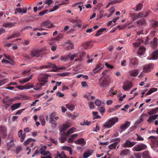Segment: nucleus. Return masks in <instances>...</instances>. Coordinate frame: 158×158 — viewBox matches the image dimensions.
I'll use <instances>...</instances> for the list:
<instances>
[{
    "instance_id": "f257e3e1",
    "label": "nucleus",
    "mask_w": 158,
    "mask_h": 158,
    "mask_svg": "<svg viewBox=\"0 0 158 158\" xmlns=\"http://www.w3.org/2000/svg\"><path fill=\"white\" fill-rule=\"evenodd\" d=\"M118 120L117 117L113 118L110 119L107 122H106L103 125L104 127L106 128H110L115 124Z\"/></svg>"
},
{
    "instance_id": "f03ea898",
    "label": "nucleus",
    "mask_w": 158,
    "mask_h": 158,
    "mask_svg": "<svg viewBox=\"0 0 158 158\" xmlns=\"http://www.w3.org/2000/svg\"><path fill=\"white\" fill-rule=\"evenodd\" d=\"M7 135V129L6 127L3 125H0V144L1 142V137L5 138Z\"/></svg>"
},
{
    "instance_id": "7ed1b4c3",
    "label": "nucleus",
    "mask_w": 158,
    "mask_h": 158,
    "mask_svg": "<svg viewBox=\"0 0 158 158\" xmlns=\"http://www.w3.org/2000/svg\"><path fill=\"white\" fill-rule=\"evenodd\" d=\"M100 85L101 87H105L110 83V79L108 77H105L99 80Z\"/></svg>"
},
{
    "instance_id": "20e7f679",
    "label": "nucleus",
    "mask_w": 158,
    "mask_h": 158,
    "mask_svg": "<svg viewBox=\"0 0 158 158\" xmlns=\"http://www.w3.org/2000/svg\"><path fill=\"white\" fill-rule=\"evenodd\" d=\"M147 146L143 143L136 144L132 148V150L135 151H140L142 150L146 149Z\"/></svg>"
},
{
    "instance_id": "39448f33",
    "label": "nucleus",
    "mask_w": 158,
    "mask_h": 158,
    "mask_svg": "<svg viewBox=\"0 0 158 158\" xmlns=\"http://www.w3.org/2000/svg\"><path fill=\"white\" fill-rule=\"evenodd\" d=\"M41 52V49L35 48L31 51L30 54L32 57H38L40 55V52Z\"/></svg>"
},
{
    "instance_id": "423d86ee",
    "label": "nucleus",
    "mask_w": 158,
    "mask_h": 158,
    "mask_svg": "<svg viewBox=\"0 0 158 158\" xmlns=\"http://www.w3.org/2000/svg\"><path fill=\"white\" fill-rule=\"evenodd\" d=\"M154 67V65L152 63H150L145 65L143 67V72L148 73L150 72V69H152Z\"/></svg>"
},
{
    "instance_id": "0eeeda50",
    "label": "nucleus",
    "mask_w": 158,
    "mask_h": 158,
    "mask_svg": "<svg viewBox=\"0 0 158 158\" xmlns=\"http://www.w3.org/2000/svg\"><path fill=\"white\" fill-rule=\"evenodd\" d=\"M132 86V84L131 81H127L124 83L123 88L125 90L128 91L131 89Z\"/></svg>"
},
{
    "instance_id": "6e6552de",
    "label": "nucleus",
    "mask_w": 158,
    "mask_h": 158,
    "mask_svg": "<svg viewBox=\"0 0 158 158\" xmlns=\"http://www.w3.org/2000/svg\"><path fill=\"white\" fill-rule=\"evenodd\" d=\"M53 24L49 20L42 23L41 25V27H45L48 28H51L53 27Z\"/></svg>"
},
{
    "instance_id": "1a4fd4ad",
    "label": "nucleus",
    "mask_w": 158,
    "mask_h": 158,
    "mask_svg": "<svg viewBox=\"0 0 158 158\" xmlns=\"http://www.w3.org/2000/svg\"><path fill=\"white\" fill-rule=\"evenodd\" d=\"M103 66L100 63L98 64L93 69V71L94 72V74H96L98 73L103 68Z\"/></svg>"
},
{
    "instance_id": "9d476101",
    "label": "nucleus",
    "mask_w": 158,
    "mask_h": 158,
    "mask_svg": "<svg viewBox=\"0 0 158 158\" xmlns=\"http://www.w3.org/2000/svg\"><path fill=\"white\" fill-rule=\"evenodd\" d=\"M136 144L135 142H131L128 140H126L125 143L124 144V148L131 147Z\"/></svg>"
},
{
    "instance_id": "9b49d317",
    "label": "nucleus",
    "mask_w": 158,
    "mask_h": 158,
    "mask_svg": "<svg viewBox=\"0 0 158 158\" xmlns=\"http://www.w3.org/2000/svg\"><path fill=\"white\" fill-rule=\"evenodd\" d=\"M82 45L84 48L85 49L90 48L93 46L92 41H91L83 43Z\"/></svg>"
},
{
    "instance_id": "f8f14e48",
    "label": "nucleus",
    "mask_w": 158,
    "mask_h": 158,
    "mask_svg": "<svg viewBox=\"0 0 158 158\" xmlns=\"http://www.w3.org/2000/svg\"><path fill=\"white\" fill-rule=\"evenodd\" d=\"M131 151L128 149H125L123 150L121 153H120V155L121 156H129L131 154Z\"/></svg>"
},
{
    "instance_id": "ddd939ff",
    "label": "nucleus",
    "mask_w": 158,
    "mask_h": 158,
    "mask_svg": "<svg viewBox=\"0 0 158 158\" xmlns=\"http://www.w3.org/2000/svg\"><path fill=\"white\" fill-rule=\"evenodd\" d=\"M48 81L45 80L44 82H42L40 83H38L36 84V88H34V89L36 90L39 91L42 86H44Z\"/></svg>"
},
{
    "instance_id": "4468645a",
    "label": "nucleus",
    "mask_w": 158,
    "mask_h": 158,
    "mask_svg": "<svg viewBox=\"0 0 158 158\" xmlns=\"http://www.w3.org/2000/svg\"><path fill=\"white\" fill-rule=\"evenodd\" d=\"M50 119L49 122L52 124V126L53 127H56L57 123L56 121L54 120L53 116L52 114L50 115Z\"/></svg>"
},
{
    "instance_id": "2eb2a0df",
    "label": "nucleus",
    "mask_w": 158,
    "mask_h": 158,
    "mask_svg": "<svg viewBox=\"0 0 158 158\" xmlns=\"http://www.w3.org/2000/svg\"><path fill=\"white\" fill-rule=\"evenodd\" d=\"M130 124V122L126 121L124 124L121 126L120 128L123 130H124L129 127Z\"/></svg>"
},
{
    "instance_id": "dca6fc26",
    "label": "nucleus",
    "mask_w": 158,
    "mask_h": 158,
    "mask_svg": "<svg viewBox=\"0 0 158 158\" xmlns=\"http://www.w3.org/2000/svg\"><path fill=\"white\" fill-rule=\"evenodd\" d=\"M145 50L146 49L143 46H141L139 48L137 52L138 54L140 55H142L144 53Z\"/></svg>"
},
{
    "instance_id": "f3484780",
    "label": "nucleus",
    "mask_w": 158,
    "mask_h": 158,
    "mask_svg": "<svg viewBox=\"0 0 158 158\" xmlns=\"http://www.w3.org/2000/svg\"><path fill=\"white\" fill-rule=\"evenodd\" d=\"M136 23L139 26H144L146 24V20L144 19H141L136 21Z\"/></svg>"
},
{
    "instance_id": "a211bd4d",
    "label": "nucleus",
    "mask_w": 158,
    "mask_h": 158,
    "mask_svg": "<svg viewBox=\"0 0 158 158\" xmlns=\"http://www.w3.org/2000/svg\"><path fill=\"white\" fill-rule=\"evenodd\" d=\"M92 154V152L89 150H88L85 152L83 155V158H87Z\"/></svg>"
},
{
    "instance_id": "6ab92c4d",
    "label": "nucleus",
    "mask_w": 158,
    "mask_h": 158,
    "mask_svg": "<svg viewBox=\"0 0 158 158\" xmlns=\"http://www.w3.org/2000/svg\"><path fill=\"white\" fill-rule=\"evenodd\" d=\"M21 104V103H18L12 105L11 106V109L12 110H14L19 107Z\"/></svg>"
},
{
    "instance_id": "aec40b11",
    "label": "nucleus",
    "mask_w": 158,
    "mask_h": 158,
    "mask_svg": "<svg viewBox=\"0 0 158 158\" xmlns=\"http://www.w3.org/2000/svg\"><path fill=\"white\" fill-rule=\"evenodd\" d=\"M69 126L67 124H63L62 127L60 129V130L61 132H64L69 127Z\"/></svg>"
},
{
    "instance_id": "412c9836",
    "label": "nucleus",
    "mask_w": 158,
    "mask_h": 158,
    "mask_svg": "<svg viewBox=\"0 0 158 158\" xmlns=\"http://www.w3.org/2000/svg\"><path fill=\"white\" fill-rule=\"evenodd\" d=\"M152 58L153 60H156L158 58V50L153 51L152 53Z\"/></svg>"
},
{
    "instance_id": "4be33fe9",
    "label": "nucleus",
    "mask_w": 158,
    "mask_h": 158,
    "mask_svg": "<svg viewBox=\"0 0 158 158\" xmlns=\"http://www.w3.org/2000/svg\"><path fill=\"white\" fill-rule=\"evenodd\" d=\"M106 28H102L99 30L95 35L96 36H98L102 34V32L105 31L106 30Z\"/></svg>"
},
{
    "instance_id": "5701e85b",
    "label": "nucleus",
    "mask_w": 158,
    "mask_h": 158,
    "mask_svg": "<svg viewBox=\"0 0 158 158\" xmlns=\"http://www.w3.org/2000/svg\"><path fill=\"white\" fill-rule=\"evenodd\" d=\"M2 101L4 103L6 104L7 103L13 102V99L12 98H9L8 96H6L4 98Z\"/></svg>"
},
{
    "instance_id": "b1692460",
    "label": "nucleus",
    "mask_w": 158,
    "mask_h": 158,
    "mask_svg": "<svg viewBox=\"0 0 158 158\" xmlns=\"http://www.w3.org/2000/svg\"><path fill=\"white\" fill-rule=\"evenodd\" d=\"M7 148L8 150H9L11 148L15 146V143L13 141L11 140L7 143Z\"/></svg>"
},
{
    "instance_id": "393cba45",
    "label": "nucleus",
    "mask_w": 158,
    "mask_h": 158,
    "mask_svg": "<svg viewBox=\"0 0 158 158\" xmlns=\"http://www.w3.org/2000/svg\"><path fill=\"white\" fill-rule=\"evenodd\" d=\"M60 58L61 60L66 62L69 58V55L61 56Z\"/></svg>"
},
{
    "instance_id": "a878e982",
    "label": "nucleus",
    "mask_w": 158,
    "mask_h": 158,
    "mask_svg": "<svg viewBox=\"0 0 158 158\" xmlns=\"http://www.w3.org/2000/svg\"><path fill=\"white\" fill-rule=\"evenodd\" d=\"M142 158H151L149 152L146 151L142 153Z\"/></svg>"
},
{
    "instance_id": "bb28decb",
    "label": "nucleus",
    "mask_w": 158,
    "mask_h": 158,
    "mask_svg": "<svg viewBox=\"0 0 158 158\" xmlns=\"http://www.w3.org/2000/svg\"><path fill=\"white\" fill-rule=\"evenodd\" d=\"M157 90L158 89L156 88H152L146 94V95H150L154 92L157 91Z\"/></svg>"
},
{
    "instance_id": "cd10ccee",
    "label": "nucleus",
    "mask_w": 158,
    "mask_h": 158,
    "mask_svg": "<svg viewBox=\"0 0 158 158\" xmlns=\"http://www.w3.org/2000/svg\"><path fill=\"white\" fill-rule=\"evenodd\" d=\"M39 120L41 122V125L44 126L45 125V121L44 118L43 116H40L39 117Z\"/></svg>"
},
{
    "instance_id": "c85d7f7f",
    "label": "nucleus",
    "mask_w": 158,
    "mask_h": 158,
    "mask_svg": "<svg viewBox=\"0 0 158 158\" xmlns=\"http://www.w3.org/2000/svg\"><path fill=\"white\" fill-rule=\"evenodd\" d=\"M75 143L78 144H81L82 145L84 144V140L83 138H81L79 139L75 142Z\"/></svg>"
},
{
    "instance_id": "c756f323",
    "label": "nucleus",
    "mask_w": 158,
    "mask_h": 158,
    "mask_svg": "<svg viewBox=\"0 0 158 158\" xmlns=\"http://www.w3.org/2000/svg\"><path fill=\"white\" fill-rule=\"evenodd\" d=\"M8 81V79L6 78L2 79H0V86L5 84V83L7 82Z\"/></svg>"
},
{
    "instance_id": "7c9ffc66",
    "label": "nucleus",
    "mask_w": 158,
    "mask_h": 158,
    "mask_svg": "<svg viewBox=\"0 0 158 158\" xmlns=\"http://www.w3.org/2000/svg\"><path fill=\"white\" fill-rule=\"evenodd\" d=\"M62 149L63 150H67L69 152V153L71 154H72V150L71 148L69 146H63L62 148Z\"/></svg>"
},
{
    "instance_id": "2f4dec72",
    "label": "nucleus",
    "mask_w": 158,
    "mask_h": 158,
    "mask_svg": "<svg viewBox=\"0 0 158 158\" xmlns=\"http://www.w3.org/2000/svg\"><path fill=\"white\" fill-rule=\"evenodd\" d=\"M66 107L69 110L73 111L74 108V106L73 105L70 104H68L66 105Z\"/></svg>"
},
{
    "instance_id": "473e14b6",
    "label": "nucleus",
    "mask_w": 158,
    "mask_h": 158,
    "mask_svg": "<svg viewBox=\"0 0 158 158\" xmlns=\"http://www.w3.org/2000/svg\"><path fill=\"white\" fill-rule=\"evenodd\" d=\"M138 74V72L137 70H134L130 72V75L132 77H135L137 76Z\"/></svg>"
},
{
    "instance_id": "72a5a7b5",
    "label": "nucleus",
    "mask_w": 158,
    "mask_h": 158,
    "mask_svg": "<svg viewBox=\"0 0 158 158\" xmlns=\"http://www.w3.org/2000/svg\"><path fill=\"white\" fill-rule=\"evenodd\" d=\"M31 78L32 76L28 78H24L22 80L20 81V82L22 84H23L24 83L29 81Z\"/></svg>"
},
{
    "instance_id": "f704fd0d",
    "label": "nucleus",
    "mask_w": 158,
    "mask_h": 158,
    "mask_svg": "<svg viewBox=\"0 0 158 158\" xmlns=\"http://www.w3.org/2000/svg\"><path fill=\"white\" fill-rule=\"evenodd\" d=\"M117 145V143L115 142L110 145L109 146V148L110 149H113L115 148Z\"/></svg>"
},
{
    "instance_id": "c9c22d12",
    "label": "nucleus",
    "mask_w": 158,
    "mask_h": 158,
    "mask_svg": "<svg viewBox=\"0 0 158 158\" xmlns=\"http://www.w3.org/2000/svg\"><path fill=\"white\" fill-rule=\"evenodd\" d=\"M137 60L135 58H130V63L133 65H135L136 64Z\"/></svg>"
},
{
    "instance_id": "e433bc0d",
    "label": "nucleus",
    "mask_w": 158,
    "mask_h": 158,
    "mask_svg": "<svg viewBox=\"0 0 158 158\" xmlns=\"http://www.w3.org/2000/svg\"><path fill=\"white\" fill-rule=\"evenodd\" d=\"M22 150L21 146H19L17 147L15 150H13V152L16 154H18Z\"/></svg>"
},
{
    "instance_id": "4c0bfd02",
    "label": "nucleus",
    "mask_w": 158,
    "mask_h": 158,
    "mask_svg": "<svg viewBox=\"0 0 158 158\" xmlns=\"http://www.w3.org/2000/svg\"><path fill=\"white\" fill-rule=\"evenodd\" d=\"M76 130V129L74 127L71 128L67 131V135H70V134L73 133Z\"/></svg>"
},
{
    "instance_id": "58836bf2",
    "label": "nucleus",
    "mask_w": 158,
    "mask_h": 158,
    "mask_svg": "<svg viewBox=\"0 0 158 158\" xmlns=\"http://www.w3.org/2000/svg\"><path fill=\"white\" fill-rule=\"evenodd\" d=\"M23 87H24V89H29L34 87V85H30V83H28L24 86H23Z\"/></svg>"
},
{
    "instance_id": "ea45409f",
    "label": "nucleus",
    "mask_w": 158,
    "mask_h": 158,
    "mask_svg": "<svg viewBox=\"0 0 158 158\" xmlns=\"http://www.w3.org/2000/svg\"><path fill=\"white\" fill-rule=\"evenodd\" d=\"M66 69V67L64 66L63 67H57L56 68V69H52V72H58V71L61 70V69Z\"/></svg>"
},
{
    "instance_id": "a19ab883",
    "label": "nucleus",
    "mask_w": 158,
    "mask_h": 158,
    "mask_svg": "<svg viewBox=\"0 0 158 158\" xmlns=\"http://www.w3.org/2000/svg\"><path fill=\"white\" fill-rule=\"evenodd\" d=\"M142 4L141 3H139L136 6V9L135 11H139L141 10L142 8Z\"/></svg>"
},
{
    "instance_id": "79ce46f5",
    "label": "nucleus",
    "mask_w": 158,
    "mask_h": 158,
    "mask_svg": "<svg viewBox=\"0 0 158 158\" xmlns=\"http://www.w3.org/2000/svg\"><path fill=\"white\" fill-rule=\"evenodd\" d=\"M49 75L48 74H45L43 75V78L40 80V81L42 82H44L45 80L48 81L47 79Z\"/></svg>"
},
{
    "instance_id": "37998d69",
    "label": "nucleus",
    "mask_w": 158,
    "mask_h": 158,
    "mask_svg": "<svg viewBox=\"0 0 158 158\" xmlns=\"http://www.w3.org/2000/svg\"><path fill=\"white\" fill-rule=\"evenodd\" d=\"M89 105L90 109L92 110L94 108V102H88Z\"/></svg>"
},
{
    "instance_id": "c03bdc74",
    "label": "nucleus",
    "mask_w": 158,
    "mask_h": 158,
    "mask_svg": "<svg viewBox=\"0 0 158 158\" xmlns=\"http://www.w3.org/2000/svg\"><path fill=\"white\" fill-rule=\"evenodd\" d=\"M57 156V157L55 158H58V157H59L60 158H66V155L63 153L62 154H60L58 153Z\"/></svg>"
},
{
    "instance_id": "a18cd8bd",
    "label": "nucleus",
    "mask_w": 158,
    "mask_h": 158,
    "mask_svg": "<svg viewBox=\"0 0 158 158\" xmlns=\"http://www.w3.org/2000/svg\"><path fill=\"white\" fill-rule=\"evenodd\" d=\"M92 114L94 116H95L94 118H101V117L99 115H98V112L97 111H93Z\"/></svg>"
},
{
    "instance_id": "49530a36",
    "label": "nucleus",
    "mask_w": 158,
    "mask_h": 158,
    "mask_svg": "<svg viewBox=\"0 0 158 158\" xmlns=\"http://www.w3.org/2000/svg\"><path fill=\"white\" fill-rule=\"evenodd\" d=\"M47 65L48 67V68H57V67L56 65L52 64L50 63H48V65Z\"/></svg>"
},
{
    "instance_id": "de8ad7c7",
    "label": "nucleus",
    "mask_w": 158,
    "mask_h": 158,
    "mask_svg": "<svg viewBox=\"0 0 158 158\" xmlns=\"http://www.w3.org/2000/svg\"><path fill=\"white\" fill-rule=\"evenodd\" d=\"M109 12L110 13V15H112L113 13L115 12V8L113 6L111 7L109 10Z\"/></svg>"
},
{
    "instance_id": "09e8293b",
    "label": "nucleus",
    "mask_w": 158,
    "mask_h": 158,
    "mask_svg": "<svg viewBox=\"0 0 158 158\" xmlns=\"http://www.w3.org/2000/svg\"><path fill=\"white\" fill-rule=\"evenodd\" d=\"M152 143L154 144L158 145V138H156L152 140Z\"/></svg>"
},
{
    "instance_id": "8fccbe9b",
    "label": "nucleus",
    "mask_w": 158,
    "mask_h": 158,
    "mask_svg": "<svg viewBox=\"0 0 158 158\" xmlns=\"http://www.w3.org/2000/svg\"><path fill=\"white\" fill-rule=\"evenodd\" d=\"M101 103L102 101L99 99H97L95 101V104L98 106H100Z\"/></svg>"
},
{
    "instance_id": "3c124183",
    "label": "nucleus",
    "mask_w": 158,
    "mask_h": 158,
    "mask_svg": "<svg viewBox=\"0 0 158 158\" xmlns=\"http://www.w3.org/2000/svg\"><path fill=\"white\" fill-rule=\"evenodd\" d=\"M152 44L154 46H156L157 44V39L156 37L154 38L152 42Z\"/></svg>"
},
{
    "instance_id": "603ef678",
    "label": "nucleus",
    "mask_w": 158,
    "mask_h": 158,
    "mask_svg": "<svg viewBox=\"0 0 158 158\" xmlns=\"http://www.w3.org/2000/svg\"><path fill=\"white\" fill-rule=\"evenodd\" d=\"M33 140V139L32 138H30L28 139L24 142V144L25 145H27Z\"/></svg>"
},
{
    "instance_id": "864d4df0",
    "label": "nucleus",
    "mask_w": 158,
    "mask_h": 158,
    "mask_svg": "<svg viewBox=\"0 0 158 158\" xmlns=\"http://www.w3.org/2000/svg\"><path fill=\"white\" fill-rule=\"evenodd\" d=\"M136 135L137 137L136 139L137 141H143L144 140V139L140 135H138V134H136Z\"/></svg>"
},
{
    "instance_id": "5fc2aeb1",
    "label": "nucleus",
    "mask_w": 158,
    "mask_h": 158,
    "mask_svg": "<svg viewBox=\"0 0 158 158\" xmlns=\"http://www.w3.org/2000/svg\"><path fill=\"white\" fill-rule=\"evenodd\" d=\"M99 111L101 114L103 115L105 112V109L103 107H101L99 108Z\"/></svg>"
},
{
    "instance_id": "6e6d98bb",
    "label": "nucleus",
    "mask_w": 158,
    "mask_h": 158,
    "mask_svg": "<svg viewBox=\"0 0 158 158\" xmlns=\"http://www.w3.org/2000/svg\"><path fill=\"white\" fill-rule=\"evenodd\" d=\"M14 24L12 23H6L5 24V26L6 27H12L14 26Z\"/></svg>"
},
{
    "instance_id": "4d7b16f0",
    "label": "nucleus",
    "mask_w": 158,
    "mask_h": 158,
    "mask_svg": "<svg viewBox=\"0 0 158 158\" xmlns=\"http://www.w3.org/2000/svg\"><path fill=\"white\" fill-rule=\"evenodd\" d=\"M158 27V22L156 21H155L152 23V27L156 28Z\"/></svg>"
},
{
    "instance_id": "13d9d810",
    "label": "nucleus",
    "mask_w": 158,
    "mask_h": 158,
    "mask_svg": "<svg viewBox=\"0 0 158 158\" xmlns=\"http://www.w3.org/2000/svg\"><path fill=\"white\" fill-rule=\"evenodd\" d=\"M66 137H61L59 139L60 142L61 143H64V142L66 140Z\"/></svg>"
},
{
    "instance_id": "bf43d9fd",
    "label": "nucleus",
    "mask_w": 158,
    "mask_h": 158,
    "mask_svg": "<svg viewBox=\"0 0 158 158\" xmlns=\"http://www.w3.org/2000/svg\"><path fill=\"white\" fill-rule=\"evenodd\" d=\"M4 56L6 59H8L10 61H12V59L10 56L9 55L6 54H4Z\"/></svg>"
},
{
    "instance_id": "052dcab7",
    "label": "nucleus",
    "mask_w": 158,
    "mask_h": 158,
    "mask_svg": "<svg viewBox=\"0 0 158 158\" xmlns=\"http://www.w3.org/2000/svg\"><path fill=\"white\" fill-rule=\"evenodd\" d=\"M77 56V55L75 54V53H74L73 55H69V58H70V60L71 61H72L74 57H76Z\"/></svg>"
},
{
    "instance_id": "680f3d73",
    "label": "nucleus",
    "mask_w": 158,
    "mask_h": 158,
    "mask_svg": "<svg viewBox=\"0 0 158 158\" xmlns=\"http://www.w3.org/2000/svg\"><path fill=\"white\" fill-rule=\"evenodd\" d=\"M141 44L140 42H135L133 44V46L135 48H136L139 46Z\"/></svg>"
},
{
    "instance_id": "e2e57ef3",
    "label": "nucleus",
    "mask_w": 158,
    "mask_h": 158,
    "mask_svg": "<svg viewBox=\"0 0 158 158\" xmlns=\"http://www.w3.org/2000/svg\"><path fill=\"white\" fill-rule=\"evenodd\" d=\"M104 64L108 68L112 69L114 68V66H113L107 63H105Z\"/></svg>"
},
{
    "instance_id": "0e129e2a",
    "label": "nucleus",
    "mask_w": 158,
    "mask_h": 158,
    "mask_svg": "<svg viewBox=\"0 0 158 158\" xmlns=\"http://www.w3.org/2000/svg\"><path fill=\"white\" fill-rule=\"evenodd\" d=\"M144 15V12H141L139 13V15L137 16L136 17H137V18H142L143 17Z\"/></svg>"
},
{
    "instance_id": "69168bd1",
    "label": "nucleus",
    "mask_w": 158,
    "mask_h": 158,
    "mask_svg": "<svg viewBox=\"0 0 158 158\" xmlns=\"http://www.w3.org/2000/svg\"><path fill=\"white\" fill-rule=\"evenodd\" d=\"M31 130V129L29 127H27L24 129V131L26 132H30Z\"/></svg>"
},
{
    "instance_id": "338daca9",
    "label": "nucleus",
    "mask_w": 158,
    "mask_h": 158,
    "mask_svg": "<svg viewBox=\"0 0 158 158\" xmlns=\"http://www.w3.org/2000/svg\"><path fill=\"white\" fill-rule=\"evenodd\" d=\"M12 35L14 37V38H15L19 37L20 36V34L19 33H14L12 34Z\"/></svg>"
},
{
    "instance_id": "774afa93",
    "label": "nucleus",
    "mask_w": 158,
    "mask_h": 158,
    "mask_svg": "<svg viewBox=\"0 0 158 158\" xmlns=\"http://www.w3.org/2000/svg\"><path fill=\"white\" fill-rule=\"evenodd\" d=\"M59 8V7L58 6H54L52 8V10L51 11V12L54 11L58 9Z\"/></svg>"
}]
</instances>
